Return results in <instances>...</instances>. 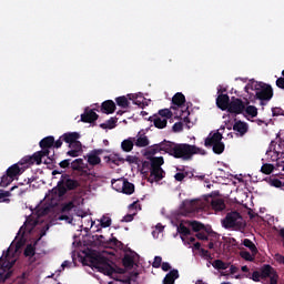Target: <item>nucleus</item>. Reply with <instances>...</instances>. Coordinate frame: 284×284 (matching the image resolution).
<instances>
[{
	"instance_id": "nucleus-1",
	"label": "nucleus",
	"mask_w": 284,
	"mask_h": 284,
	"mask_svg": "<svg viewBox=\"0 0 284 284\" xmlns=\"http://www.w3.org/2000/svg\"><path fill=\"white\" fill-rule=\"evenodd\" d=\"M201 149L196 145H191L187 143H175L172 141L164 140L158 144L149 146L146 153L154 154H169L174 159H182V161H190L193 154H199Z\"/></svg>"
},
{
	"instance_id": "nucleus-2",
	"label": "nucleus",
	"mask_w": 284,
	"mask_h": 284,
	"mask_svg": "<svg viewBox=\"0 0 284 284\" xmlns=\"http://www.w3.org/2000/svg\"><path fill=\"white\" fill-rule=\"evenodd\" d=\"M79 187V181L70 179V175L64 174L58 182L57 186L51 190L52 199H63L68 191L77 190Z\"/></svg>"
},
{
	"instance_id": "nucleus-3",
	"label": "nucleus",
	"mask_w": 284,
	"mask_h": 284,
	"mask_svg": "<svg viewBox=\"0 0 284 284\" xmlns=\"http://www.w3.org/2000/svg\"><path fill=\"white\" fill-rule=\"evenodd\" d=\"M91 265L98 270V272L105 274V276H112V274H116V268L112 266V261L105 256L97 255L92 257Z\"/></svg>"
},
{
	"instance_id": "nucleus-4",
	"label": "nucleus",
	"mask_w": 284,
	"mask_h": 284,
	"mask_svg": "<svg viewBox=\"0 0 284 284\" xmlns=\"http://www.w3.org/2000/svg\"><path fill=\"white\" fill-rule=\"evenodd\" d=\"M19 165H21V163L18 162L7 169L6 174L1 176L0 187H8L14 179L21 176L22 172H26V169Z\"/></svg>"
},
{
	"instance_id": "nucleus-5",
	"label": "nucleus",
	"mask_w": 284,
	"mask_h": 284,
	"mask_svg": "<svg viewBox=\"0 0 284 284\" xmlns=\"http://www.w3.org/2000/svg\"><path fill=\"white\" fill-rule=\"evenodd\" d=\"M245 92L250 95L248 99L251 103H254L256 99L258 101H272V97H274V90L270 84H266L261 89H256L255 94L250 93V87H245Z\"/></svg>"
},
{
	"instance_id": "nucleus-6",
	"label": "nucleus",
	"mask_w": 284,
	"mask_h": 284,
	"mask_svg": "<svg viewBox=\"0 0 284 284\" xmlns=\"http://www.w3.org/2000/svg\"><path fill=\"white\" fill-rule=\"evenodd\" d=\"M222 226L225 230H243V216L236 211L230 212L222 220Z\"/></svg>"
},
{
	"instance_id": "nucleus-7",
	"label": "nucleus",
	"mask_w": 284,
	"mask_h": 284,
	"mask_svg": "<svg viewBox=\"0 0 284 284\" xmlns=\"http://www.w3.org/2000/svg\"><path fill=\"white\" fill-rule=\"evenodd\" d=\"M43 156L48 158V151H38L32 155H26L19 161V163L20 165H34V163L37 165H41V163H43Z\"/></svg>"
},
{
	"instance_id": "nucleus-8",
	"label": "nucleus",
	"mask_w": 284,
	"mask_h": 284,
	"mask_svg": "<svg viewBox=\"0 0 284 284\" xmlns=\"http://www.w3.org/2000/svg\"><path fill=\"white\" fill-rule=\"evenodd\" d=\"M39 145H40L42 152L47 151L49 161H44L45 165H50V163H54V153L52 155H50V149L54 148V136L49 135V136L43 138L39 142Z\"/></svg>"
},
{
	"instance_id": "nucleus-9",
	"label": "nucleus",
	"mask_w": 284,
	"mask_h": 284,
	"mask_svg": "<svg viewBox=\"0 0 284 284\" xmlns=\"http://www.w3.org/2000/svg\"><path fill=\"white\" fill-rule=\"evenodd\" d=\"M260 274L262 278H270V284H278V273H276V270L272 265L264 264L260 268Z\"/></svg>"
},
{
	"instance_id": "nucleus-10",
	"label": "nucleus",
	"mask_w": 284,
	"mask_h": 284,
	"mask_svg": "<svg viewBox=\"0 0 284 284\" xmlns=\"http://www.w3.org/2000/svg\"><path fill=\"white\" fill-rule=\"evenodd\" d=\"M226 110L230 114H243L245 112V102L236 97H232Z\"/></svg>"
},
{
	"instance_id": "nucleus-11",
	"label": "nucleus",
	"mask_w": 284,
	"mask_h": 284,
	"mask_svg": "<svg viewBox=\"0 0 284 284\" xmlns=\"http://www.w3.org/2000/svg\"><path fill=\"white\" fill-rule=\"evenodd\" d=\"M129 101H132L134 105H138V108H146L148 102L145 101V97L143 93H130L128 94Z\"/></svg>"
},
{
	"instance_id": "nucleus-12",
	"label": "nucleus",
	"mask_w": 284,
	"mask_h": 284,
	"mask_svg": "<svg viewBox=\"0 0 284 284\" xmlns=\"http://www.w3.org/2000/svg\"><path fill=\"white\" fill-rule=\"evenodd\" d=\"M165 179V171L163 169H150L149 183H159Z\"/></svg>"
},
{
	"instance_id": "nucleus-13",
	"label": "nucleus",
	"mask_w": 284,
	"mask_h": 284,
	"mask_svg": "<svg viewBox=\"0 0 284 284\" xmlns=\"http://www.w3.org/2000/svg\"><path fill=\"white\" fill-rule=\"evenodd\" d=\"M221 141H223V134L221 132L210 133L204 141V145L205 148H213Z\"/></svg>"
},
{
	"instance_id": "nucleus-14",
	"label": "nucleus",
	"mask_w": 284,
	"mask_h": 284,
	"mask_svg": "<svg viewBox=\"0 0 284 284\" xmlns=\"http://www.w3.org/2000/svg\"><path fill=\"white\" fill-rule=\"evenodd\" d=\"M99 120V114L94 110L85 109L84 113L81 114L82 123H94Z\"/></svg>"
},
{
	"instance_id": "nucleus-15",
	"label": "nucleus",
	"mask_w": 284,
	"mask_h": 284,
	"mask_svg": "<svg viewBox=\"0 0 284 284\" xmlns=\"http://www.w3.org/2000/svg\"><path fill=\"white\" fill-rule=\"evenodd\" d=\"M100 110L103 114H114L116 112V103L112 100H105L102 102Z\"/></svg>"
},
{
	"instance_id": "nucleus-16",
	"label": "nucleus",
	"mask_w": 284,
	"mask_h": 284,
	"mask_svg": "<svg viewBox=\"0 0 284 284\" xmlns=\"http://www.w3.org/2000/svg\"><path fill=\"white\" fill-rule=\"evenodd\" d=\"M230 103H231L230 95L223 94V93L217 95L216 105L217 108H220V110H223V111L227 110V108L230 106Z\"/></svg>"
},
{
	"instance_id": "nucleus-17",
	"label": "nucleus",
	"mask_w": 284,
	"mask_h": 284,
	"mask_svg": "<svg viewBox=\"0 0 284 284\" xmlns=\"http://www.w3.org/2000/svg\"><path fill=\"white\" fill-rule=\"evenodd\" d=\"M234 132H239L240 136H245L250 130V125L241 120L236 121L233 125Z\"/></svg>"
},
{
	"instance_id": "nucleus-18",
	"label": "nucleus",
	"mask_w": 284,
	"mask_h": 284,
	"mask_svg": "<svg viewBox=\"0 0 284 284\" xmlns=\"http://www.w3.org/2000/svg\"><path fill=\"white\" fill-rule=\"evenodd\" d=\"M199 202L196 201H191L184 204V215L185 216H191V214H196L199 210H201L197 205Z\"/></svg>"
},
{
	"instance_id": "nucleus-19",
	"label": "nucleus",
	"mask_w": 284,
	"mask_h": 284,
	"mask_svg": "<svg viewBox=\"0 0 284 284\" xmlns=\"http://www.w3.org/2000/svg\"><path fill=\"white\" fill-rule=\"evenodd\" d=\"M10 252H12V246H9L0 257V267H12L14 265V263H10Z\"/></svg>"
},
{
	"instance_id": "nucleus-20",
	"label": "nucleus",
	"mask_w": 284,
	"mask_h": 284,
	"mask_svg": "<svg viewBox=\"0 0 284 284\" xmlns=\"http://www.w3.org/2000/svg\"><path fill=\"white\" fill-rule=\"evenodd\" d=\"M163 163H165V160H163V156L152 158L151 162L143 163V168H145L146 165H150V169L163 170V168H161Z\"/></svg>"
},
{
	"instance_id": "nucleus-21",
	"label": "nucleus",
	"mask_w": 284,
	"mask_h": 284,
	"mask_svg": "<svg viewBox=\"0 0 284 284\" xmlns=\"http://www.w3.org/2000/svg\"><path fill=\"white\" fill-rule=\"evenodd\" d=\"M149 121H151V123H154V125L159 130H163V128H168V120L166 119H161L159 115L150 116Z\"/></svg>"
},
{
	"instance_id": "nucleus-22",
	"label": "nucleus",
	"mask_w": 284,
	"mask_h": 284,
	"mask_svg": "<svg viewBox=\"0 0 284 284\" xmlns=\"http://www.w3.org/2000/svg\"><path fill=\"white\" fill-rule=\"evenodd\" d=\"M176 278H179V270L173 268L165 275L163 284H174Z\"/></svg>"
},
{
	"instance_id": "nucleus-23",
	"label": "nucleus",
	"mask_w": 284,
	"mask_h": 284,
	"mask_svg": "<svg viewBox=\"0 0 284 284\" xmlns=\"http://www.w3.org/2000/svg\"><path fill=\"white\" fill-rule=\"evenodd\" d=\"M102 243L105 247H118V250H123V242L119 241L116 237H111Z\"/></svg>"
},
{
	"instance_id": "nucleus-24",
	"label": "nucleus",
	"mask_w": 284,
	"mask_h": 284,
	"mask_svg": "<svg viewBox=\"0 0 284 284\" xmlns=\"http://www.w3.org/2000/svg\"><path fill=\"white\" fill-rule=\"evenodd\" d=\"M64 143H68L69 145L74 143V141H78V139L81 138V135L77 132H68L62 134Z\"/></svg>"
},
{
	"instance_id": "nucleus-25",
	"label": "nucleus",
	"mask_w": 284,
	"mask_h": 284,
	"mask_svg": "<svg viewBox=\"0 0 284 284\" xmlns=\"http://www.w3.org/2000/svg\"><path fill=\"white\" fill-rule=\"evenodd\" d=\"M134 138H129L122 141L121 149L123 152H132V150H134Z\"/></svg>"
},
{
	"instance_id": "nucleus-26",
	"label": "nucleus",
	"mask_w": 284,
	"mask_h": 284,
	"mask_svg": "<svg viewBox=\"0 0 284 284\" xmlns=\"http://www.w3.org/2000/svg\"><path fill=\"white\" fill-rule=\"evenodd\" d=\"M173 105H176L178 108H181L182 105H185V95L181 92H178L172 98Z\"/></svg>"
},
{
	"instance_id": "nucleus-27",
	"label": "nucleus",
	"mask_w": 284,
	"mask_h": 284,
	"mask_svg": "<svg viewBox=\"0 0 284 284\" xmlns=\"http://www.w3.org/2000/svg\"><path fill=\"white\" fill-rule=\"evenodd\" d=\"M211 206L215 212H223V210H225V201H223V199L212 200Z\"/></svg>"
},
{
	"instance_id": "nucleus-28",
	"label": "nucleus",
	"mask_w": 284,
	"mask_h": 284,
	"mask_svg": "<svg viewBox=\"0 0 284 284\" xmlns=\"http://www.w3.org/2000/svg\"><path fill=\"white\" fill-rule=\"evenodd\" d=\"M23 254L26 258H32L37 254V242H34V244H28Z\"/></svg>"
},
{
	"instance_id": "nucleus-29",
	"label": "nucleus",
	"mask_w": 284,
	"mask_h": 284,
	"mask_svg": "<svg viewBox=\"0 0 284 284\" xmlns=\"http://www.w3.org/2000/svg\"><path fill=\"white\" fill-rule=\"evenodd\" d=\"M134 144L136 148H148L150 145V139L146 135H140L138 139L134 138Z\"/></svg>"
},
{
	"instance_id": "nucleus-30",
	"label": "nucleus",
	"mask_w": 284,
	"mask_h": 284,
	"mask_svg": "<svg viewBox=\"0 0 284 284\" xmlns=\"http://www.w3.org/2000/svg\"><path fill=\"white\" fill-rule=\"evenodd\" d=\"M243 245H244V247L250 248L253 256H256V254H258V248L256 247V244H254V242H252V240L244 239Z\"/></svg>"
},
{
	"instance_id": "nucleus-31",
	"label": "nucleus",
	"mask_w": 284,
	"mask_h": 284,
	"mask_svg": "<svg viewBox=\"0 0 284 284\" xmlns=\"http://www.w3.org/2000/svg\"><path fill=\"white\" fill-rule=\"evenodd\" d=\"M125 183V178H121L118 180H112L111 185L115 192H123V185Z\"/></svg>"
},
{
	"instance_id": "nucleus-32",
	"label": "nucleus",
	"mask_w": 284,
	"mask_h": 284,
	"mask_svg": "<svg viewBox=\"0 0 284 284\" xmlns=\"http://www.w3.org/2000/svg\"><path fill=\"white\" fill-rule=\"evenodd\" d=\"M176 171L178 173H175L174 179L178 182H181L190 176V172L185 171V168H178Z\"/></svg>"
},
{
	"instance_id": "nucleus-33",
	"label": "nucleus",
	"mask_w": 284,
	"mask_h": 284,
	"mask_svg": "<svg viewBox=\"0 0 284 284\" xmlns=\"http://www.w3.org/2000/svg\"><path fill=\"white\" fill-rule=\"evenodd\" d=\"M105 163H113V165H119V163H125V159L115 154L114 156H104Z\"/></svg>"
},
{
	"instance_id": "nucleus-34",
	"label": "nucleus",
	"mask_w": 284,
	"mask_h": 284,
	"mask_svg": "<svg viewBox=\"0 0 284 284\" xmlns=\"http://www.w3.org/2000/svg\"><path fill=\"white\" fill-rule=\"evenodd\" d=\"M185 223L192 227L193 232H201V230H205V225L199 221H186Z\"/></svg>"
},
{
	"instance_id": "nucleus-35",
	"label": "nucleus",
	"mask_w": 284,
	"mask_h": 284,
	"mask_svg": "<svg viewBox=\"0 0 284 284\" xmlns=\"http://www.w3.org/2000/svg\"><path fill=\"white\" fill-rule=\"evenodd\" d=\"M123 194H134V184L132 182L128 181V179H124V185L122 189Z\"/></svg>"
},
{
	"instance_id": "nucleus-36",
	"label": "nucleus",
	"mask_w": 284,
	"mask_h": 284,
	"mask_svg": "<svg viewBox=\"0 0 284 284\" xmlns=\"http://www.w3.org/2000/svg\"><path fill=\"white\" fill-rule=\"evenodd\" d=\"M102 130H114L116 128V118H111L106 121V123L100 124Z\"/></svg>"
},
{
	"instance_id": "nucleus-37",
	"label": "nucleus",
	"mask_w": 284,
	"mask_h": 284,
	"mask_svg": "<svg viewBox=\"0 0 284 284\" xmlns=\"http://www.w3.org/2000/svg\"><path fill=\"white\" fill-rule=\"evenodd\" d=\"M122 265L129 268L134 267V257H132L130 254H125L122 258Z\"/></svg>"
},
{
	"instance_id": "nucleus-38",
	"label": "nucleus",
	"mask_w": 284,
	"mask_h": 284,
	"mask_svg": "<svg viewBox=\"0 0 284 284\" xmlns=\"http://www.w3.org/2000/svg\"><path fill=\"white\" fill-rule=\"evenodd\" d=\"M129 98H126L125 95L122 97H118L115 99L116 105H119V108H130V101H128Z\"/></svg>"
},
{
	"instance_id": "nucleus-39",
	"label": "nucleus",
	"mask_w": 284,
	"mask_h": 284,
	"mask_svg": "<svg viewBox=\"0 0 284 284\" xmlns=\"http://www.w3.org/2000/svg\"><path fill=\"white\" fill-rule=\"evenodd\" d=\"M74 210V202H68L62 204L60 214H70Z\"/></svg>"
},
{
	"instance_id": "nucleus-40",
	"label": "nucleus",
	"mask_w": 284,
	"mask_h": 284,
	"mask_svg": "<svg viewBox=\"0 0 284 284\" xmlns=\"http://www.w3.org/2000/svg\"><path fill=\"white\" fill-rule=\"evenodd\" d=\"M58 221H65V223L72 224V222L74 221V215H72L71 213H60L58 215Z\"/></svg>"
},
{
	"instance_id": "nucleus-41",
	"label": "nucleus",
	"mask_w": 284,
	"mask_h": 284,
	"mask_svg": "<svg viewBox=\"0 0 284 284\" xmlns=\"http://www.w3.org/2000/svg\"><path fill=\"white\" fill-rule=\"evenodd\" d=\"M87 156L89 165H99L101 163V158H99L97 154H93L92 152Z\"/></svg>"
},
{
	"instance_id": "nucleus-42",
	"label": "nucleus",
	"mask_w": 284,
	"mask_h": 284,
	"mask_svg": "<svg viewBox=\"0 0 284 284\" xmlns=\"http://www.w3.org/2000/svg\"><path fill=\"white\" fill-rule=\"evenodd\" d=\"M244 111L246 112V114H248V116H251L252 119H255V116H258V109L254 105H248L244 109Z\"/></svg>"
},
{
	"instance_id": "nucleus-43",
	"label": "nucleus",
	"mask_w": 284,
	"mask_h": 284,
	"mask_svg": "<svg viewBox=\"0 0 284 284\" xmlns=\"http://www.w3.org/2000/svg\"><path fill=\"white\" fill-rule=\"evenodd\" d=\"M272 152H274L275 159H278V156L281 155V152L276 150V141H271L268 150L266 151V154L270 156Z\"/></svg>"
},
{
	"instance_id": "nucleus-44",
	"label": "nucleus",
	"mask_w": 284,
	"mask_h": 284,
	"mask_svg": "<svg viewBox=\"0 0 284 284\" xmlns=\"http://www.w3.org/2000/svg\"><path fill=\"white\" fill-rule=\"evenodd\" d=\"M212 148L214 154H223V152H225V143H223L222 140L217 144H214Z\"/></svg>"
},
{
	"instance_id": "nucleus-45",
	"label": "nucleus",
	"mask_w": 284,
	"mask_h": 284,
	"mask_svg": "<svg viewBox=\"0 0 284 284\" xmlns=\"http://www.w3.org/2000/svg\"><path fill=\"white\" fill-rule=\"evenodd\" d=\"M178 232L182 236H190V234H191V231L183 223H180V225L178 226Z\"/></svg>"
},
{
	"instance_id": "nucleus-46",
	"label": "nucleus",
	"mask_w": 284,
	"mask_h": 284,
	"mask_svg": "<svg viewBox=\"0 0 284 284\" xmlns=\"http://www.w3.org/2000/svg\"><path fill=\"white\" fill-rule=\"evenodd\" d=\"M261 172L263 174H272L274 172V165L265 163L262 165Z\"/></svg>"
},
{
	"instance_id": "nucleus-47",
	"label": "nucleus",
	"mask_w": 284,
	"mask_h": 284,
	"mask_svg": "<svg viewBox=\"0 0 284 284\" xmlns=\"http://www.w3.org/2000/svg\"><path fill=\"white\" fill-rule=\"evenodd\" d=\"M212 265L215 270H227V264L222 260H215Z\"/></svg>"
},
{
	"instance_id": "nucleus-48",
	"label": "nucleus",
	"mask_w": 284,
	"mask_h": 284,
	"mask_svg": "<svg viewBox=\"0 0 284 284\" xmlns=\"http://www.w3.org/2000/svg\"><path fill=\"white\" fill-rule=\"evenodd\" d=\"M83 166V159H75L73 162H71V169L72 170H81Z\"/></svg>"
},
{
	"instance_id": "nucleus-49",
	"label": "nucleus",
	"mask_w": 284,
	"mask_h": 284,
	"mask_svg": "<svg viewBox=\"0 0 284 284\" xmlns=\"http://www.w3.org/2000/svg\"><path fill=\"white\" fill-rule=\"evenodd\" d=\"M240 256H241V258H244V261H250L251 263L254 262V255H252L247 251H241Z\"/></svg>"
},
{
	"instance_id": "nucleus-50",
	"label": "nucleus",
	"mask_w": 284,
	"mask_h": 284,
	"mask_svg": "<svg viewBox=\"0 0 284 284\" xmlns=\"http://www.w3.org/2000/svg\"><path fill=\"white\" fill-rule=\"evenodd\" d=\"M159 115L163 119H172V111L170 109H162L159 111Z\"/></svg>"
},
{
	"instance_id": "nucleus-51",
	"label": "nucleus",
	"mask_w": 284,
	"mask_h": 284,
	"mask_svg": "<svg viewBox=\"0 0 284 284\" xmlns=\"http://www.w3.org/2000/svg\"><path fill=\"white\" fill-rule=\"evenodd\" d=\"M100 225L101 227H110V225H112V219L108 216H102L100 220Z\"/></svg>"
},
{
	"instance_id": "nucleus-52",
	"label": "nucleus",
	"mask_w": 284,
	"mask_h": 284,
	"mask_svg": "<svg viewBox=\"0 0 284 284\" xmlns=\"http://www.w3.org/2000/svg\"><path fill=\"white\" fill-rule=\"evenodd\" d=\"M69 148H71L72 150H78V152H83V145L79 140H75L73 143L69 144Z\"/></svg>"
},
{
	"instance_id": "nucleus-53",
	"label": "nucleus",
	"mask_w": 284,
	"mask_h": 284,
	"mask_svg": "<svg viewBox=\"0 0 284 284\" xmlns=\"http://www.w3.org/2000/svg\"><path fill=\"white\" fill-rule=\"evenodd\" d=\"M273 116H284V110L280 106L272 108Z\"/></svg>"
},
{
	"instance_id": "nucleus-54",
	"label": "nucleus",
	"mask_w": 284,
	"mask_h": 284,
	"mask_svg": "<svg viewBox=\"0 0 284 284\" xmlns=\"http://www.w3.org/2000/svg\"><path fill=\"white\" fill-rule=\"evenodd\" d=\"M23 245H26V240H23V237H21L14 246V252L12 254H17V252H19V250H21V247H23Z\"/></svg>"
},
{
	"instance_id": "nucleus-55",
	"label": "nucleus",
	"mask_w": 284,
	"mask_h": 284,
	"mask_svg": "<svg viewBox=\"0 0 284 284\" xmlns=\"http://www.w3.org/2000/svg\"><path fill=\"white\" fill-rule=\"evenodd\" d=\"M161 263H163V258L161 256H155L152 263V267H154L155 270H159V267H161L162 265Z\"/></svg>"
},
{
	"instance_id": "nucleus-56",
	"label": "nucleus",
	"mask_w": 284,
	"mask_h": 284,
	"mask_svg": "<svg viewBox=\"0 0 284 284\" xmlns=\"http://www.w3.org/2000/svg\"><path fill=\"white\" fill-rule=\"evenodd\" d=\"M71 163H72L71 159L62 160L59 163V166L62 168V170H67V168H70V165H72Z\"/></svg>"
},
{
	"instance_id": "nucleus-57",
	"label": "nucleus",
	"mask_w": 284,
	"mask_h": 284,
	"mask_svg": "<svg viewBox=\"0 0 284 284\" xmlns=\"http://www.w3.org/2000/svg\"><path fill=\"white\" fill-rule=\"evenodd\" d=\"M273 187H281V190H284V182L278 179L272 180Z\"/></svg>"
},
{
	"instance_id": "nucleus-58",
	"label": "nucleus",
	"mask_w": 284,
	"mask_h": 284,
	"mask_svg": "<svg viewBox=\"0 0 284 284\" xmlns=\"http://www.w3.org/2000/svg\"><path fill=\"white\" fill-rule=\"evenodd\" d=\"M261 278H263V276L261 275V271H254L252 274V281L258 283L261 282Z\"/></svg>"
},
{
	"instance_id": "nucleus-59",
	"label": "nucleus",
	"mask_w": 284,
	"mask_h": 284,
	"mask_svg": "<svg viewBox=\"0 0 284 284\" xmlns=\"http://www.w3.org/2000/svg\"><path fill=\"white\" fill-rule=\"evenodd\" d=\"M81 152L82 151L71 149L70 151L67 152V156H72L73 159H77V156L81 155Z\"/></svg>"
},
{
	"instance_id": "nucleus-60",
	"label": "nucleus",
	"mask_w": 284,
	"mask_h": 284,
	"mask_svg": "<svg viewBox=\"0 0 284 284\" xmlns=\"http://www.w3.org/2000/svg\"><path fill=\"white\" fill-rule=\"evenodd\" d=\"M173 132H183V122H176L172 126Z\"/></svg>"
},
{
	"instance_id": "nucleus-61",
	"label": "nucleus",
	"mask_w": 284,
	"mask_h": 284,
	"mask_svg": "<svg viewBox=\"0 0 284 284\" xmlns=\"http://www.w3.org/2000/svg\"><path fill=\"white\" fill-rule=\"evenodd\" d=\"M63 142H65V141L63 140V135H61L57 141H54L53 148L59 150V148H61V145H63Z\"/></svg>"
},
{
	"instance_id": "nucleus-62",
	"label": "nucleus",
	"mask_w": 284,
	"mask_h": 284,
	"mask_svg": "<svg viewBox=\"0 0 284 284\" xmlns=\"http://www.w3.org/2000/svg\"><path fill=\"white\" fill-rule=\"evenodd\" d=\"M201 254L202 256H204V258H206L207 261H212V254H210V251L205 250V248H201Z\"/></svg>"
},
{
	"instance_id": "nucleus-63",
	"label": "nucleus",
	"mask_w": 284,
	"mask_h": 284,
	"mask_svg": "<svg viewBox=\"0 0 284 284\" xmlns=\"http://www.w3.org/2000/svg\"><path fill=\"white\" fill-rule=\"evenodd\" d=\"M124 161H126V163L132 164V163H136V161H139V159H138L136 156H134V155H128V156L124 159Z\"/></svg>"
},
{
	"instance_id": "nucleus-64",
	"label": "nucleus",
	"mask_w": 284,
	"mask_h": 284,
	"mask_svg": "<svg viewBox=\"0 0 284 284\" xmlns=\"http://www.w3.org/2000/svg\"><path fill=\"white\" fill-rule=\"evenodd\" d=\"M276 85L280 88V90H284V78H277Z\"/></svg>"
}]
</instances>
